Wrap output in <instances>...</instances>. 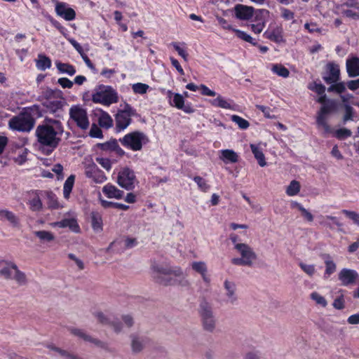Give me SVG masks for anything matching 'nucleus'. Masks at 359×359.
I'll list each match as a JSON object with an SVG mask.
<instances>
[{
  "instance_id": "nucleus-47",
  "label": "nucleus",
  "mask_w": 359,
  "mask_h": 359,
  "mask_svg": "<svg viewBox=\"0 0 359 359\" xmlns=\"http://www.w3.org/2000/svg\"><path fill=\"white\" fill-rule=\"evenodd\" d=\"M311 298L315 301L317 304H319L323 307H325L327 306L326 299L316 292H313L311 294Z\"/></svg>"
},
{
  "instance_id": "nucleus-19",
  "label": "nucleus",
  "mask_w": 359,
  "mask_h": 359,
  "mask_svg": "<svg viewBox=\"0 0 359 359\" xmlns=\"http://www.w3.org/2000/svg\"><path fill=\"white\" fill-rule=\"evenodd\" d=\"M56 13L66 20H72L75 18L76 13L74 9L67 8L64 3H57L55 6Z\"/></svg>"
},
{
  "instance_id": "nucleus-50",
  "label": "nucleus",
  "mask_w": 359,
  "mask_h": 359,
  "mask_svg": "<svg viewBox=\"0 0 359 359\" xmlns=\"http://www.w3.org/2000/svg\"><path fill=\"white\" fill-rule=\"evenodd\" d=\"M352 133L349 129L347 128H340L336 130L335 135L338 139H344L345 137H348L351 136Z\"/></svg>"
},
{
  "instance_id": "nucleus-3",
  "label": "nucleus",
  "mask_w": 359,
  "mask_h": 359,
  "mask_svg": "<svg viewBox=\"0 0 359 359\" xmlns=\"http://www.w3.org/2000/svg\"><path fill=\"white\" fill-rule=\"evenodd\" d=\"M154 275V278L156 283L163 285H169L173 284V280L171 278L166 277L169 275H174L176 277L183 276L184 273L181 268H169L163 265L154 264L151 266Z\"/></svg>"
},
{
  "instance_id": "nucleus-2",
  "label": "nucleus",
  "mask_w": 359,
  "mask_h": 359,
  "mask_svg": "<svg viewBox=\"0 0 359 359\" xmlns=\"http://www.w3.org/2000/svg\"><path fill=\"white\" fill-rule=\"evenodd\" d=\"M198 312L203 330L210 333L214 332L217 326V319L212 304L203 299L199 304Z\"/></svg>"
},
{
  "instance_id": "nucleus-58",
  "label": "nucleus",
  "mask_w": 359,
  "mask_h": 359,
  "mask_svg": "<svg viewBox=\"0 0 359 359\" xmlns=\"http://www.w3.org/2000/svg\"><path fill=\"white\" fill-rule=\"evenodd\" d=\"M57 83L63 88H71L73 86V82L68 79L67 78H60L57 80Z\"/></svg>"
},
{
  "instance_id": "nucleus-4",
  "label": "nucleus",
  "mask_w": 359,
  "mask_h": 359,
  "mask_svg": "<svg viewBox=\"0 0 359 359\" xmlns=\"http://www.w3.org/2000/svg\"><path fill=\"white\" fill-rule=\"evenodd\" d=\"M236 250L240 255V257H234L231 259V262L233 265L251 267L257 259V253L252 247L246 243L236 245Z\"/></svg>"
},
{
  "instance_id": "nucleus-48",
  "label": "nucleus",
  "mask_w": 359,
  "mask_h": 359,
  "mask_svg": "<svg viewBox=\"0 0 359 359\" xmlns=\"http://www.w3.org/2000/svg\"><path fill=\"white\" fill-rule=\"evenodd\" d=\"M323 221L321 222L324 226L332 229V225L331 223L327 222V220H332L334 224H336L337 226H341V224L338 221L337 218L333 216H326L323 217Z\"/></svg>"
},
{
  "instance_id": "nucleus-17",
  "label": "nucleus",
  "mask_w": 359,
  "mask_h": 359,
  "mask_svg": "<svg viewBox=\"0 0 359 359\" xmlns=\"http://www.w3.org/2000/svg\"><path fill=\"white\" fill-rule=\"evenodd\" d=\"M86 176L95 183H102L106 180L104 173L95 165H89L85 171Z\"/></svg>"
},
{
  "instance_id": "nucleus-26",
  "label": "nucleus",
  "mask_w": 359,
  "mask_h": 359,
  "mask_svg": "<svg viewBox=\"0 0 359 359\" xmlns=\"http://www.w3.org/2000/svg\"><path fill=\"white\" fill-rule=\"evenodd\" d=\"M264 36L269 40L275 41L276 43H280L283 41V29L281 27L279 26L276 27L271 31L266 32L264 33Z\"/></svg>"
},
{
  "instance_id": "nucleus-59",
  "label": "nucleus",
  "mask_w": 359,
  "mask_h": 359,
  "mask_svg": "<svg viewBox=\"0 0 359 359\" xmlns=\"http://www.w3.org/2000/svg\"><path fill=\"white\" fill-rule=\"evenodd\" d=\"M201 90V94L203 95L214 97L217 95L216 92L208 88L205 85L201 84L199 86Z\"/></svg>"
},
{
  "instance_id": "nucleus-29",
  "label": "nucleus",
  "mask_w": 359,
  "mask_h": 359,
  "mask_svg": "<svg viewBox=\"0 0 359 359\" xmlns=\"http://www.w3.org/2000/svg\"><path fill=\"white\" fill-rule=\"evenodd\" d=\"M209 102L214 107H219L225 109H231L233 110L234 107L231 104V103L225 100L220 95H217V97L214 100H210Z\"/></svg>"
},
{
  "instance_id": "nucleus-31",
  "label": "nucleus",
  "mask_w": 359,
  "mask_h": 359,
  "mask_svg": "<svg viewBox=\"0 0 359 359\" xmlns=\"http://www.w3.org/2000/svg\"><path fill=\"white\" fill-rule=\"evenodd\" d=\"M91 223L95 231L100 232L102 230V219L100 213L97 212L91 213Z\"/></svg>"
},
{
  "instance_id": "nucleus-20",
  "label": "nucleus",
  "mask_w": 359,
  "mask_h": 359,
  "mask_svg": "<svg viewBox=\"0 0 359 359\" xmlns=\"http://www.w3.org/2000/svg\"><path fill=\"white\" fill-rule=\"evenodd\" d=\"M327 69L329 70V74L324 76V81L328 83H334L339 81L340 78V70L339 66L334 64H328Z\"/></svg>"
},
{
  "instance_id": "nucleus-39",
  "label": "nucleus",
  "mask_w": 359,
  "mask_h": 359,
  "mask_svg": "<svg viewBox=\"0 0 359 359\" xmlns=\"http://www.w3.org/2000/svg\"><path fill=\"white\" fill-rule=\"evenodd\" d=\"M271 70L273 73L283 78L288 77L290 74L289 70L282 65H273Z\"/></svg>"
},
{
  "instance_id": "nucleus-41",
  "label": "nucleus",
  "mask_w": 359,
  "mask_h": 359,
  "mask_svg": "<svg viewBox=\"0 0 359 359\" xmlns=\"http://www.w3.org/2000/svg\"><path fill=\"white\" fill-rule=\"evenodd\" d=\"M34 234L42 241L50 242L55 239L54 235L47 231H37Z\"/></svg>"
},
{
  "instance_id": "nucleus-10",
  "label": "nucleus",
  "mask_w": 359,
  "mask_h": 359,
  "mask_svg": "<svg viewBox=\"0 0 359 359\" xmlns=\"http://www.w3.org/2000/svg\"><path fill=\"white\" fill-rule=\"evenodd\" d=\"M70 118L82 130H86L89 127V120L87 111L80 106H73L69 109Z\"/></svg>"
},
{
  "instance_id": "nucleus-15",
  "label": "nucleus",
  "mask_w": 359,
  "mask_h": 359,
  "mask_svg": "<svg viewBox=\"0 0 359 359\" xmlns=\"http://www.w3.org/2000/svg\"><path fill=\"white\" fill-rule=\"evenodd\" d=\"M358 277V273L353 269H343L339 273V279L344 286L355 283Z\"/></svg>"
},
{
  "instance_id": "nucleus-38",
  "label": "nucleus",
  "mask_w": 359,
  "mask_h": 359,
  "mask_svg": "<svg viewBox=\"0 0 359 359\" xmlns=\"http://www.w3.org/2000/svg\"><path fill=\"white\" fill-rule=\"evenodd\" d=\"M301 185L299 182L292 180L286 189V194L290 196H294L299 194L300 191Z\"/></svg>"
},
{
  "instance_id": "nucleus-22",
  "label": "nucleus",
  "mask_w": 359,
  "mask_h": 359,
  "mask_svg": "<svg viewBox=\"0 0 359 359\" xmlns=\"http://www.w3.org/2000/svg\"><path fill=\"white\" fill-rule=\"evenodd\" d=\"M346 70L350 77L359 76V57H352L346 60Z\"/></svg>"
},
{
  "instance_id": "nucleus-37",
  "label": "nucleus",
  "mask_w": 359,
  "mask_h": 359,
  "mask_svg": "<svg viewBox=\"0 0 359 359\" xmlns=\"http://www.w3.org/2000/svg\"><path fill=\"white\" fill-rule=\"evenodd\" d=\"M56 67L60 72L67 74L69 76H72L76 73L74 67L67 63L57 62Z\"/></svg>"
},
{
  "instance_id": "nucleus-40",
  "label": "nucleus",
  "mask_w": 359,
  "mask_h": 359,
  "mask_svg": "<svg viewBox=\"0 0 359 359\" xmlns=\"http://www.w3.org/2000/svg\"><path fill=\"white\" fill-rule=\"evenodd\" d=\"M101 148L103 151H117L123 154L122 149L119 147L116 140H111L104 144H102Z\"/></svg>"
},
{
  "instance_id": "nucleus-27",
  "label": "nucleus",
  "mask_w": 359,
  "mask_h": 359,
  "mask_svg": "<svg viewBox=\"0 0 359 359\" xmlns=\"http://www.w3.org/2000/svg\"><path fill=\"white\" fill-rule=\"evenodd\" d=\"M220 153L219 158L225 163H234L238 161V154L232 149H223Z\"/></svg>"
},
{
  "instance_id": "nucleus-14",
  "label": "nucleus",
  "mask_w": 359,
  "mask_h": 359,
  "mask_svg": "<svg viewBox=\"0 0 359 359\" xmlns=\"http://www.w3.org/2000/svg\"><path fill=\"white\" fill-rule=\"evenodd\" d=\"M225 290L226 302L230 304H235L238 301L237 288L235 282L230 280H225L224 282Z\"/></svg>"
},
{
  "instance_id": "nucleus-34",
  "label": "nucleus",
  "mask_w": 359,
  "mask_h": 359,
  "mask_svg": "<svg viewBox=\"0 0 359 359\" xmlns=\"http://www.w3.org/2000/svg\"><path fill=\"white\" fill-rule=\"evenodd\" d=\"M75 176L74 175H71L66 180L63 187V195L65 198L68 199L70 196V193L74 187Z\"/></svg>"
},
{
  "instance_id": "nucleus-55",
  "label": "nucleus",
  "mask_w": 359,
  "mask_h": 359,
  "mask_svg": "<svg viewBox=\"0 0 359 359\" xmlns=\"http://www.w3.org/2000/svg\"><path fill=\"white\" fill-rule=\"evenodd\" d=\"M342 212L348 218L352 219L355 224L359 225V214L347 210H343Z\"/></svg>"
},
{
  "instance_id": "nucleus-49",
  "label": "nucleus",
  "mask_w": 359,
  "mask_h": 359,
  "mask_svg": "<svg viewBox=\"0 0 359 359\" xmlns=\"http://www.w3.org/2000/svg\"><path fill=\"white\" fill-rule=\"evenodd\" d=\"M94 316L100 323L104 325H108L110 323L109 318L101 311L95 312Z\"/></svg>"
},
{
  "instance_id": "nucleus-45",
  "label": "nucleus",
  "mask_w": 359,
  "mask_h": 359,
  "mask_svg": "<svg viewBox=\"0 0 359 359\" xmlns=\"http://www.w3.org/2000/svg\"><path fill=\"white\" fill-rule=\"evenodd\" d=\"M149 86L147 84L142 83H137L133 85L132 88L135 93L137 94H145Z\"/></svg>"
},
{
  "instance_id": "nucleus-6",
  "label": "nucleus",
  "mask_w": 359,
  "mask_h": 359,
  "mask_svg": "<svg viewBox=\"0 0 359 359\" xmlns=\"http://www.w3.org/2000/svg\"><path fill=\"white\" fill-rule=\"evenodd\" d=\"M0 277L13 281L18 287L22 283V274L16 264L5 259H0Z\"/></svg>"
},
{
  "instance_id": "nucleus-25",
  "label": "nucleus",
  "mask_w": 359,
  "mask_h": 359,
  "mask_svg": "<svg viewBox=\"0 0 359 359\" xmlns=\"http://www.w3.org/2000/svg\"><path fill=\"white\" fill-rule=\"evenodd\" d=\"M103 193L109 198L120 199L123 197V191L111 184H107L102 188Z\"/></svg>"
},
{
  "instance_id": "nucleus-60",
  "label": "nucleus",
  "mask_w": 359,
  "mask_h": 359,
  "mask_svg": "<svg viewBox=\"0 0 359 359\" xmlns=\"http://www.w3.org/2000/svg\"><path fill=\"white\" fill-rule=\"evenodd\" d=\"M172 46L174 47L175 50L178 53V54L184 60H187V57H188V54L181 47H180V46L177 43H172Z\"/></svg>"
},
{
  "instance_id": "nucleus-11",
  "label": "nucleus",
  "mask_w": 359,
  "mask_h": 359,
  "mask_svg": "<svg viewBox=\"0 0 359 359\" xmlns=\"http://www.w3.org/2000/svg\"><path fill=\"white\" fill-rule=\"evenodd\" d=\"M135 183V176L134 172L129 168H124L118 173V184L127 190L134 189Z\"/></svg>"
},
{
  "instance_id": "nucleus-44",
  "label": "nucleus",
  "mask_w": 359,
  "mask_h": 359,
  "mask_svg": "<svg viewBox=\"0 0 359 359\" xmlns=\"http://www.w3.org/2000/svg\"><path fill=\"white\" fill-rule=\"evenodd\" d=\"M332 85L327 88L328 92H336L341 93L346 90V85L344 82H337L331 83Z\"/></svg>"
},
{
  "instance_id": "nucleus-8",
  "label": "nucleus",
  "mask_w": 359,
  "mask_h": 359,
  "mask_svg": "<svg viewBox=\"0 0 359 359\" xmlns=\"http://www.w3.org/2000/svg\"><path fill=\"white\" fill-rule=\"evenodd\" d=\"M68 330L72 335L77 337L86 342L91 343L96 347L102 350L110 351V348L107 342L101 341L99 339L93 337L92 335L87 333L85 330L73 327H69Z\"/></svg>"
},
{
  "instance_id": "nucleus-42",
  "label": "nucleus",
  "mask_w": 359,
  "mask_h": 359,
  "mask_svg": "<svg viewBox=\"0 0 359 359\" xmlns=\"http://www.w3.org/2000/svg\"><path fill=\"white\" fill-rule=\"evenodd\" d=\"M30 208L33 211L40 210L42 208V203L36 194H34L33 198L29 201Z\"/></svg>"
},
{
  "instance_id": "nucleus-1",
  "label": "nucleus",
  "mask_w": 359,
  "mask_h": 359,
  "mask_svg": "<svg viewBox=\"0 0 359 359\" xmlns=\"http://www.w3.org/2000/svg\"><path fill=\"white\" fill-rule=\"evenodd\" d=\"M40 100L47 112L58 113L57 116H60L59 113L62 111L63 107L66 104L60 90L46 89L42 92Z\"/></svg>"
},
{
  "instance_id": "nucleus-30",
  "label": "nucleus",
  "mask_w": 359,
  "mask_h": 359,
  "mask_svg": "<svg viewBox=\"0 0 359 359\" xmlns=\"http://www.w3.org/2000/svg\"><path fill=\"white\" fill-rule=\"evenodd\" d=\"M131 338V349L133 353H140L144 348V340L137 335H132Z\"/></svg>"
},
{
  "instance_id": "nucleus-53",
  "label": "nucleus",
  "mask_w": 359,
  "mask_h": 359,
  "mask_svg": "<svg viewBox=\"0 0 359 359\" xmlns=\"http://www.w3.org/2000/svg\"><path fill=\"white\" fill-rule=\"evenodd\" d=\"M233 32L236 33L238 38L250 43L255 44V43L253 42L252 38L247 33L236 29H233Z\"/></svg>"
},
{
  "instance_id": "nucleus-24",
  "label": "nucleus",
  "mask_w": 359,
  "mask_h": 359,
  "mask_svg": "<svg viewBox=\"0 0 359 359\" xmlns=\"http://www.w3.org/2000/svg\"><path fill=\"white\" fill-rule=\"evenodd\" d=\"M191 268L196 272L200 273L205 283L210 282V278L207 276L208 268L204 262H194L191 263Z\"/></svg>"
},
{
  "instance_id": "nucleus-33",
  "label": "nucleus",
  "mask_w": 359,
  "mask_h": 359,
  "mask_svg": "<svg viewBox=\"0 0 359 359\" xmlns=\"http://www.w3.org/2000/svg\"><path fill=\"white\" fill-rule=\"evenodd\" d=\"M98 123L100 127L109 128L113 126V120L108 113L102 111L98 118Z\"/></svg>"
},
{
  "instance_id": "nucleus-64",
  "label": "nucleus",
  "mask_w": 359,
  "mask_h": 359,
  "mask_svg": "<svg viewBox=\"0 0 359 359\" xmlns=\"http://www.w3.org/2000/svg\"><path fill=\"white\" fill-rule=\"evenodd\" d=\"M347 87L351 90H355L359 88V79L351 80L347 83Z\"/></svg>"
},
{
  "instance_id": "nucleus-9",
  "label": "nucleus",
  "mask_w": 359,
  "mask_h": 359,
  "mask_svg": "<svg viewBox=\"0 0 359 359\" xmlns=\"http://www.w3.org/2000/svg\"><path fill=\"white\" fill-rule=\"evenodd\" d=\"M147 140L146 135L141 132L135 131L126 135L120 140L121 144L133 151H139L142 147V142Z\"/></svg>"
},
{
  "instance_id": "nucleus-35",
  "label": "nucleus",
  "mask_w": 359,
  "mask_h": 359,
  "mask_svg": "<svg viewBox=\"0 0 359 359\" xmlns=\"http://www.w3.org/2000/svg\"><path fill=\"white\" fill-rule=\"evenodd\" d=\"M9 127L12 130L22 131V113L13 116L9 121Z\"/></svg>"
},
{
  "instance_id": "nucleus-7",
  "label": "nucleus",
  "mask_w": 359,
  "mask_h": 359,
  "mask_svg": "<svg viewBox=\"0 0 359 359\" xmlns=\"http://www.w3.org/2000/svg\"><path fill=\"white\" fill-rule=\"evenodd\" d=\"M92 100L94 103L109 106L118 101L117 92L111 86H100L99 89L92 95Z\"/></svg>"
},
{
  "instance_id": "nucleus-13",
  "label": "nucleus",
  "mask_w": 359,
  "mask_h": 359,
  "mask_svg": "<svg viewBox=\"0 0 359 359\" xmlns=\"http://www.w3.org/2000/svg\"><path fill=\"white\" fill-rule=\"evenodd\" d=\"M37 115L38 109L35 106L24 108V132H29L34 128Z\"/></svg>"
},
{
  "instance_id": "nucleus-16",
  "label": "nucleus",
  "mask_w": 359,
  "mask_h": 359,
  "mask_svg": "<svg viewBox=\"0 0 359 359\" xmlns=\"http://www.w3.org/2000/svg\"><path fill=\"white\" fill-rule=\"evenodd\" d=\"M236 17L241 20H248L254 14V8L243 4H237L234 7Z\"/></svg>"
},
{
  "instance_id": "nucleus-28",
  "label": "nucleus",
  "mask_w": 359,
  "mask_h": 359,
  "mask_svg": "<svg viewBox=\"0 0 359 359\" xmlns=\"http://www.w3.org/2000/svg\"><path fill=\"white\" fill-rule=\"evenodd\" d=\"M250 149L259 166H266V161L265 159V156L262 149L259 147V144H250Z\"/></svg>"
},
{
  "instance_id": "nucleus-12",
  "label": "nucleus",
  "mask_w": 359,
  "mask_h": 359,
  "mask_svg": "<svg viewBox=\"0 0 359 359\" xmlns=\"http://www.w3.org/2000/svg\"><path fill=\"white\" fill-rule=\"evenodd\" d=\"M333 109V106L330 104H324L320 107L316 118V123L318 128H323L324 132L327 133L331 131L330 127L327 123V115Z\"/></svg>"
},
{
  "instance_id": "nucleus-52",
  "label": "nucleus",
  "mask_w": 359,
  "mask_h": 359,
  "mask_svg": "<svg viewBox=\"0 0 359 359\" xmlns=\"http://www.w3.org/2000/svg\"><path fill=\"white\" fill-rule=\"evenodd\" d=\"M299 266L306 274H308L310 276H312L315 273V266L313 264L300 263Z\"/></svg>"
},
{
  "instance_id": "nucleus-57",
  "label": "nucleus",
  "mask_w": 359,
  "mask_h": 359,
  "mask_svg": "<svg viewBox=\"0 0 359 359\" xmlns=\"http://www.w3.org/2000/svg\"><path fill=\"white\" fill-rule=\"evenodd\" d=\"M96 161L107 170H109L111 163L109 159L106 158H97Z\"/></svg>"
},
{
  "instance_id": "nucleus-62",
  "label": "nucleus",
  "mask_w": 359,
  "mask_h": 359,
  "mask_svg": "<svg viewBox=\"0 0 359 359\" xmlns=\"http://www.w3.org/2000/svg\"><path fill=\"white\" fill-rule=\"evenodd\" d=\"M68 257L70 259L74 261L75 264L77 265L80 270H83L84 269L83 262L80 259L77 258L74 254L69 253Z\"/></svg>"
},
{
  "instance_id": "nucleus-56",
  "label": "nucleus",
  "mask_w": 359,
  "mask_h": 359,
  "mask_svg": "<svg viewBox=\"0 0 359 359\" xmlns=\"http://www.w3.org/2000/svg\"><path fill=\"white\" fill-rule=\"evenodd\" d=\"M344 109H345V114L343 118L344 122H346L348 121L352 120L353 114V107L348 104H345Z\"/></svg>"
},
{
  "instance_id": "nucleus-32",
  "label": "nucleus",
  "mask_w": 359,
  "mask_h": 359,
  "mask_svg": "<svg viewBox=\"0 0 359 359\" xmlns=\"http://www.w3.org/2000/svg\"><path fill=\"white\" fill-rule=\"evenodd\" d=\"M36 66L39 70L44 71L50 67L51 60L46 55H39L38 59L36 60Z\"/></svg>"
},
{
  "instance_id": "nucleus-21",
  "label": "nucleus",
  "mask_w": 359,
  "mask_h": 359,
  "mask_svg": "<svg viewBox=\"0 0 359 359\" xmlns=\"http://www.w3.org/2000/svg\"><path fill=\"white\" fill-rule=\"evenodd\" d=\"M0 220L8 221L13 227L20 226V219L7 209H0Z\"/></svg>"
},
{
  "instance_id": "nucleus-63",
  "label": "nucleus",
  "mask_w": 359,
  "mask_h": 359,
  "mask_svg": "<svg viewBox=\"0 0 359 359\" xmlns=\"http://www.w3.org/2000/svg\"><path fill=\"white\" fill-rule=\"evenodd\" d=\"M342 13L344 15L349 18H352L354 20H357L359 18V15L357 13L349 9L344 10Z\"/></svg>"
},
{
  "instance_id": "nucleus-61",
  "label": "nucleus",
  "mask_w": 359,
  "mask_h": 359,
  "mask_svg": "<svg viewBox=\"0 0 359 359\" xmlns=\"http://www.w3.org/2000/svg\"><path fill=\"white\" fill-rule=\"evenodd\" d=\"M281 16L286 20H291L294 18V14L292 11L287 8H283L281 11Z\"/></svg>"
},
{
  "instance_id": "nucleus-5",
  "label": "nucleus",
  "mask_w": 359,
  "mask_h": 359,
  "mask_svg": "<svg viewBox=\"0 0 359 359\" xmlns=\"http://www.w3.org/2000/svg\"><path fill=\"white\" fill-rule=\"evenodd\" d=\"M58 132L59 130H56L53 126L45 124L37 127L36 134L41 144L55 148L60 140L57 137Z\"/></svg>"
},
{
  "instance_id": "nucleus-51",
  "label": "nucleus",
  "mask_w": 359,
  "mask_h": 359,
  "mask_svg": "<svg viewBox=\"0 0 359 359\" xmlns=\"http://www.w3.org/2000/svg\"><path fill=\"white\" fill-rule=\"evenodd\" d=\"M89 135L92 137L101 138L102 137V132L101 129L95 124H93L90 130Z\"/></svg>"
},
{
  "instance_id": "nucleus-46",
  "label": "nucleus",
  "mask_w": 359,
  "mask_h": 359,
  "mask_svg": "<svg viewBox=\"0 0 359 359\" xmlns=\"http://www.w3.org/2000/svg\"><path fill=\"white\" fill-rule=\"evenodd\" d=\"M194 182L198 184L199 189L203 191L206 192L210 189V185L206 182V181L199 176H196L194 178Z\"/></svg>"
},
{
  "instance_id": "nucleus-43",
  "label": "nucleus",
  "mask_w": 359,
  "mask_h": 359,
  "mask_svg": "<svg viewBox=\"0 0 359 359\" xmlns=\"http://www.w3.org/2000/svg\"><path fill=\"white\" fill-rule=\"evenodd\" d=\"M231 120L236 123L241 129H247L250 123L249 122L238 115H232Z\"/></svg>"
},
{
  "instance_id": "nucleus-36",
  "label": "nucleus",
  "mask_w": 359,
  "mask_h": 359,
  "mask_svg": "<svg viewBox=\"0 0 359 359\" xmlns=\"http://www.w3.org/2000/svg\"><path fill=\"white\" fill-rule=\"evenodd\" d=\"M325 264V274L330 276L337 269L336 264L331 259L330 255L328 254L323 255Z\"/></svg>"
},
{
  "instance_id": "nucleus-54",
  "label": "nucleus",
  "mask_w": 359,
  "mask_h": 359,
  "mask_svg": "<svg viewBox=\"0 0 359 359\" xmlns=\"http://www.w3.org/2000/svg\"><path fill=\"white\" fill-rule=\"evenodd\" d=\"M173 103L174 106L177 109H180L182 108V106L184 104L183 96L179 93H175L173 97Z\"/></svg>"
},
{
  "instance_id": "nucleus-23",
  "label": "nucleus",
  "mask_w": 359,
  "mask_h": 359,
  "mask_svg": "<svg viewBox=\"0 0 359 359\" xmlns=\"http://www.w3.org/2000/svg\"><path fill=\"white\" fill-rule=\"evenodd\" d=\"M115 119L116 128L118 131L126 129L131 123V118L126 112L118 111Z\"/></svg>"
},
{
  "instance_id": "nucleus-18",
  "label": "nucleus",
  "mask_w": 359,
  "mask_h": 359,
  "mask_svg": "<svg viewBox=\"0 0 359 359\" xmlns=\"http://www.w3.org/2000/svg\"><path fill=\"white\" fill-rule=\"evenodd\" d=\"M50 225L53 227H68L74 233H79L80 231L79 226L74 218H66L60 222L51 223Z\"/></svg>"
}]
</instances>
